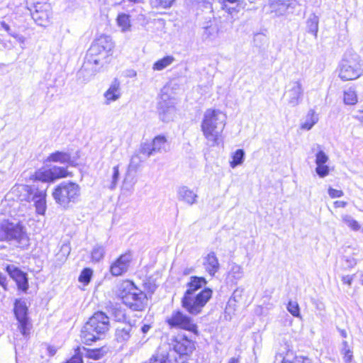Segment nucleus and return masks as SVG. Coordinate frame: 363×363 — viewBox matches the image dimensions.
I'll use <instances>...</instances> for the list:
<instances>
[{
  "label": "nucleus",
  "instance_id": "f257e3e1",
  "mask_svg": "<svg viewBox=\"0 0 363 363\" xmlns=\"http://www.w3.org/2000/svg\"><path fill=\"white\" fill-rule=\"evenodd\" d=\"M114 48L113 42L108 35H101L91 44L86 52L84 64L79 73L87 72L90 77L99 72L105 60L112 55Z\"/></svg>",
  "mask_w": 363,
  "mask_h": 363
},
{
  "label": "nucleus",
  "instance_id": "f03ea898",
  "mask_svg": "<svg viewBox=\"0 0 363 363\" xmlns=\"http://www.w3.org/2000/svg\"><path fill=\"white\" fill-rule=\"evenodd\" d=\"M226 123V116L220 110L207 109L201 121V130L211 146L218 145Z\"/></svg>",
  "mask_w": 363,
  "mask_h": 363
},
{
  "label": "nucleus",
  "instance_id": "7ed1b4c3",
  "mask_svg": "<svg viewBox=\"0 0 363 363\" xmlns=\"http://www.w3.org/2000/svg\"><path fill=\"white\" fill-rule=\"evenodd\" d=\"M110 328L108 316L101 311H98L89 318L81 330V340L86 345L101 340Z\"/></svg>",
  "mask_w": 363,
  "mask_h": 363
},
{
  "label": "nucleus",
  "instance_id": "20e7f679",
  "mask_svg": "<svg viewBox=\"0 0 363 363\" xmlns=\"http://www.w3.org/2000/svg\"><path fill=\"white\" fill-rule=\"evenodd\" d=\"M118 296L123 303L133 311H142L147 303L146 294L135 288L133 284L129 281H123L119 286Z\"/></svg>",
  "mask_w": 363,
  "mask_h": 363
},
{
  "label": "nucleus",
  "instance_id": "39448f33",
  "mask_svg": "<svg viewBox=\"0 0 363 363\" xmlns=\"http://www.w3.org/2000/svg\"><path fill=\"white\" fill-rule=\"evenodd\" d=\"M0 240L24 247L28 244L29 238L23 224L4 221L0 225Z\"/></svg>",
  "mask_w": 363,
  "mask_h": 363
},
{
  "label": "nucleus",
  "instance_id": "423d86ee",
  "mask_svg": "<svg viewBox=\"0 0 363 363\" xmlns=\"http://www.w3.org/2000/svg\"><path fill=\"white\" fill-rule=\"evenodd\" d=\"M213 291L209 288H205L199 293L185 291L182 298V306L191 315L199 314L203 308L212 296Z\"/></svg>",
  "mask_w": 363,
  "mask_h": 363
},
{
  "label": "nucleus",
  "instance_id": "0eeeda50",
  "mask_svg": "<svg viewBox=\"0 0 363 363\" xmlns=\"http://www.w3.org/2000/svg\"><path fill=\"white\" fill-rule=\"evenodd\" d=\"M80 196V186L74 182H62L57 186L53 192L52 197L55 202L62 207H69L70 203H75Z\"/></svg>",
  "mask_w": 363,
  "mask_h": 363
},
{
  "label": "nucleus",
  "instance_id": "6e6552de",
  "mask_svg": "<svg viewBox=\"0 0 363 363\" xmlns=\"http://www.w3.org/2000/svg\"><path fill=\"white\" fill-rule=\"evenodd\" d=\"M166 323L171 328H177L198 333L197 325L193 319L180 311H174L166 318Z\"/></svg>",
  "mask_w": 363,
  "mask_h": 363
},
{
  "label": "nucleus",
  "instance_id": "1a4fd4ad",
  "mask_svg": "<svg viewBox=\"0 0 363 363\" xmlns=\"http://www.w3.org/2000/svg\"><path fill=\"white\" fill-rule=\"evenodd\" d=\"M174 104L175 99L169 96L168 89L163 88L157 103V111L162 121L169 122L173 119L175 113Z\"/></svg>",
  "mask_w": 363,
  "mask_h": 363
},
{
  "label": "nucleus",
  "instance_id": "9d476101",
  "mask_svg": "<svg viewBox=\"0 0 363 363\" xmlns=\"http://www.w3.org/2000/svg\"><path fill=\"white\" fill-rule=\"evenodd\" d=\"M21 187L28 193V201L33 202L36 213L44 215L47 209L46 189H39L35 185L22 186Z\"/></svg>",
  "mask_w": 363,
  "mask_h": 363
},
{
  "label": "nucleus",
  "instance_id": "9b49d317",
  "mask_svg": "<svg viewBox=\"0 0 363 363\" xmlns=\"http://www.w3.org/2000/svg\"><path fill=\"white\" fill-rule=\"evenodd\" d=\"M138 328L130 321L118 323L115 329L114 340L119 344L125 345L128 341L135 340Z\"/></svg>",
  "mask_w": 363,
  "mask_h": 363
},
{
  "label": "nucleus",
  "instance_id": "f8f14e48",
  "mask_svg": "<svg viewBox=\"0 0 363 363\" xmlns=\"http://www.w3.org/2000/svg\"><path fill=\"white\" fill-rule=\"evenodd\" d=\"M68 175L66 168L63 167L53 166L50 169H40L35 172L34 178L36 181L43 182H51L59 178H63Z\"/></svg>",
  "mask_w": 363,
  "mask_h": 363
},
{
  "label": "nucleus",
  "instance_id": "ddd939ff",
  "mask_svg": "<svg viewBox=\"0 0 363 363\" xmlns=\"http://www.w3.org/2000/svg\"><path fill=\"white\" fill-rule=\"evenodd\" d=\"M28 308L25 301L16 300L14 303V313L18 321V329L23 336H27L30 331V323L28 318Z\"/></svg>",
  "mask_w": 363,
  "mask_h": 363
},
{
  "label": "nucleus",
  "instance_id": "4468645a",
  "mask_svg": "<svg viewBox=\"0 0 363 363\" xmlns=\"http://www.w3.org/2000/svg\"><path fill=\"white\" fill-rule=\"evenodd\" d=\"M363 69L359 63L354 60H343L340 65V77L344 80H353L362 75Z\"/></svg>",
  "mask_w": 363,
  "mask_h": 363
},
{
  "label": "nucleus",
  "instance_id": "2eb2a0df",
  "mask_svg": "<svg viewBox=\"0 0 363 363\" xmlns=\"http://www.w3.org/2000/svg\"><path fill=\"white\" fill-rule=\"evenodd\" d=\"M303 89L300 81H291L286 86L285 96L291 107L298 106L302 101Z\"/></svg>",
  "mask_w": 363,
  "mask_h": 363
},
{
  "label": "nucleus",
  "instance_id": "dca6fc26",
  "mask_svg": "<svg viewBox=\"0 0 363 363\" xmlns=\"http://www.w3.org/2000/svg\"><path fill=\"white\" fill-rule=\"evenodd\" d=\"M6 271L16 283L18 289L24 292L28 289V279L27 274L21 271L13 264H8Z\"/></svg>",
  "mask_w": 363,
  "mask_h": 363
},
{
  "label": "nucleus",
  "instance_id": "f3484780",
  "mask_svg": "<svg viewBox=\"0 0 363 363\" xmlns=\"http://www.w3.org/2000/svg\"><path fill=\"white\" fill-rule=\"evenodd\" d=\"M132 256L130 253L121 255L110 267V272L113 276H121L125 273L130 266Z\"/></svg>",
  "mask_w": 363,
  "mask_h": 363
},
{
  "label": "nucleus",
  "instance_id": "a211bd4d",
  "mask_svg": "<svg viewBox=\"0 0 363 363\" xmlns=\"http://www.w3.org/2000/svg\"><path fill=\"white\" fill-rule=\"evenodd\" d=\"M174 349L180 355H189L194 350V342L186 336L178 337Z\"/></svg>",
  "mask_w": 363,
  "mask_h": 363
},
{
  "label": "nucleus",
  "instance_id": "6ab92c4d",
  "mask_svg": "<svg viewBox=\"0 0 363 363\" xmlns=\"http://www.w3.org/2000/svg\"><path fill=\"white\" fill-rule=\"evenodd\" d=\"M203 264L205 270L211 277H213L220 269L218 259L213 252H211L203 258Z\"/></svg>",
  "mask_w": 363,
  "mask_h": 363
},
{
  "label": "nucleus",
  "instance_id": "aec40b11",
  "mask_svg": "<svg viewBox=\"0 0 363 363\" xmlns=\"http://www.w3.org/2000/svg\"><path fill=\"white\" fill-rule=\"evenodd\" d=\"M104 96L106 99V104H109L112 101H116L121 97V84L117 79H114L109 88L105 91Z\"/></svg>",
  "mask_w": 363,
  "mask_h": 363
},
{
  "label": "nucleus",
  "instance_id": "412c9836",
  "mask_svg": "<svg viewBox=\"0 0 363 363\" xmlns=\"http://www.w3.org/2000/svg\"><path fill=\"white\" fill-rule=\"evenodd\" d=\"M244 276L242 267L235 262L229 264L227 279L232 284H236Z\"/></svg>",
  "mask_w": 363,
  "mask_h": 363
},
{
  "label": "nucleus",
  "instance_id": "4be33fe9",
  "mask_svg": "<svg viewBox=\"0 0 363 363\" xmlns=\"http://www.w3.org/2000/svg\"><path fill=\"white\" fill-rule=\"evenodd\" d=\"M198 195L187 186H181L178 189V199L186 203L189 205H193L197 201Z\"/></svg>",
  "mask_w": 363,
  "mask_h": 363
},
{
  "label": "nucleus",
  "instance_id": "5701e85b",
  "mask_svg": "<svg viewBox=\"0 0 363 363\" xmlns=\"http://www.w3.org/2000/svg\"><path fill=\"white\" fill-rule=\"evenodd\" d=\"M47 160L52 162H60L61 164H67L71 166H74V162L72 160L69 153L62 151H56L51 153Z\"/></svg>",
  "mask_w": 363,
  "mask_h": 363
},
{
  "label": "nucleus",
  "instance_id": "b1692460",
  "mask_svg": "<svg viewBox=\"0 0 363 363\" xmlns=\"http://www.w3.org/2000/svg\"><path fill=\"white\" fill-rule=\"evenodd\" d=\"M169 347H160L145 363H169Z\"/></svg>",
  "mask_w": 363,
  "mask_h": 363
},
{
  "label": "nucleus",
  "instance_id": "393cba45",
  "mask_svg": "<svg viewBox=\"0 0 363 363\" xmlns=\"http://www.w3.org/2000/svg\"><path fill=\"white\" fill-rule=\"evenodd\" d=\"M207 281L204 277L192 276L189 281L186 284L187 289L186 291L190 293H199V290L206 286Z\"/></svg>",
  "mask_w": 363,
  "mask_h": 363
},
{
  "label": "nucleus",
  "instance_id": "a878e982",
  "mask_svg": "<svg viewBox=\"0 0 363 363\" xmlns=\"http://www.w3.org/2000/svg\"><path fill=\"white\" fill-rule=\"evenodd\" d=\"M318 121V116L315 113V111L313 109H310L303 121L301 123V128L306 130H311L313 126L316 124Z\"/></svg>",
  "mask_w": 363,
  "mask_h": 363
},
{
  "label": "nucleus",
  "instance_id": "bb28decb",
  "mask_svg": "<svg viewBox=\"0 0 363 363\" xmlns=\"http://www.w3.org/2000/svg\"><path fill=\"white\" fill-rule=\"evenodd\" d=\"M223 4V9L232 13L234 11H239L243 8V0H220Z\"/></svg>",
  "mask_w": 363,
  "mask_h": 363
},
{
  "label": "nucleus",
  "instance_id": "cd10ccee",
  "mask_svg": "<svg viewBox=\"0 0 363 363\" xmlns=\"http://www.w3.org/2000/svg\"><path fill=\"white\" fill-rule=\"evenodd\" d=\"M290 0H269V4L272 11L283 14L289 6Z\"/></svg>",
  "mask_w": 363,
  "mask_h": 363
},
{
  "label": "nucleus",
  "instance_id": "c85d7f7f",
  "mask_svg": "<svg viewBox=\"0 0 363 363\" xmlns=\"http://www.w3.org/2000/svg\"><path fill=\"white\" fill-rule=\"evenodd\" d=\"M153 151L155 153L167 151V139L164 136L157 135L152 141Z\"/></svg>",
  "mask_w": 363,
  "mask_h": 363
},
{
  "label": "nucleus",
  "instance_id": "c756f323",
  "mask_svg": "<svg viewBox=\"0 0 363 363\" xmlns=\"http://www.w3.org/2000/svg\"><path fill=\"white\" fill-rule=\"evenodd\" d=\"M32 18L34 21L40 26H46L49 23V15L45 11H40L36 10L32 13Z\"/></svg>",
  "mask_w": 363,
  "mask_h": 363
},
{
  "label": "nucleus",
  "instance_id": "7c9ffc66",
  "mask_svg": "<svg viewBox=\"0 0 363 363\" xmlns=\"http://www.w3.org/2000/svg\"><path fill=\"white\" fill-rule=\"evenodd\" d=\"M245 152L242 149H238L232 155V161L230 162V166L235 168L237 166L241 165L245 160Z\"/></svg>",
  "mask_w": 363,
  "mask_h": 363
},
{
  "label": "nucleus",
  "instance_id": "2f4dec72",
  "mask_svg": "<svg viewBox=\"0 0 363 363\" xmlns=\"http://www.w3.org/2000/svg\"><path fill=\"white\" fill-rule=\"evenodd\" d=\"M307 30L308 33L314 35L315 37H317V33L318 30V18L315 15H311L306 22Z\"/></svg>",
  "mask_w": 363,
  "mask_h": 363
},
{
  "label": "nucleus",
  "instance_id": "473e14b6",
  "mask_svg": "<svg viewBox=\"0 0 363 363\" xmlns=\"http://www.w3.org/2000/svg\"><path fill=\"white\" fill-rule=\"evenodd\" d=\"M174 61V58L172 56H166L157 62L153 65L152 69L154 70H162L169 65H170Z\"/></svg>",
  "mask_w": 363,
  "mask_h": 363
},
{
  "label": "nucleus",
  "instance_id": "72a5a7b5",
  "mask_svg": "<svg viewBox=\"0 0 363 363\" xmlns=\"http://www.w3.org/2000/svg\"><path fill=\"white\" fill-rule=\"evenodd\" d=\"M117 23L121 28L123 32L128 30L130 28V16L125 13H120L117 17Z\"/></svg>",
  "mask_w": 363,
  "mask_h": 363
},
{
  "label": "nucleus",
  "instance_id": "f704fd0d",
  "mask_svg": "<svg viewBox=\"0 0 363 363\" xmlns=\"http://www.w3.org/2000/svg\"><path fill=\"white\" fill-rule=\"evenodd\" d=\"M108 348L106 347H101L94 350H89L86 352V356L93 359H99L102 358L107 352Z\"/></svg>",
  "mask_w": 363,
  "mask_h": 363
},
{
  "label": "nucleus",
  "instance_id": "c9c22d12",
  "mask_svg": "<svg viewBox=\"0 0 363 363\" xmlns=\"http://www.w3.org/2000/svg\"><path fill=\"white\" fill-rule=\"evenodd\" d=\"M342 221L352 230L357 231L360 229V225L351 216L344 214L341 216Z\"/></svg>",
  "mask_w": 363,
  "mask_h": 363
},
{
  "label": "nucleus",
  "instance_id": "e433bc0d",
  "mask_svg": "<svg viewBox=\"0 0 363 363\" xmlns=\"http://www.w3.org/2000/svg\"><path fill=\"white\" fill-rule=\"evenodd\" d=\"M344 102L348 105H354L357 102V94L352 88L344 91Z\"/></svg>",
  "mask_w": 363,
  "mask_h": 363
},
{
  "label": "nucleus",
  "instance_id": "4c0bfd02",
  "mask_svg": "<svg viewBox=\"0 0 363 363\" xmlns=\"http://www.w3.org/2000/svg\"><path fill=\"white\" fill-rule=\"evenodd\" d=\"M104 247L102 245H96L91 251V259L94 262H98L104 258Z\"/></svg>",
  "mask_w": 363,
  "mask_h": 363
},
{
  "label": "nucleus",
  "instance_id": "58836bf2",
  "mask_svg": "<svg viewBox=\"0 0 363 363\" xmlns=\"http://www.w3.org/2000/svg\"><path fill=\"white\" fill-rule=\"evenodd\" d=\"M92 274L93 271L90 268H85L82 271L78 280L84 285H87L91 281Z\"/></svg>",
  "mask_w": 363,
  "mask_h": 363
},
{
  "label": "nucleus",
  "instance_id": "ea45409f",
  "mask_svg": "<svg viewBox=\"0 0 363 363\" xmlns=\"http://www.w3.org/2000/svg\"><path fill=\"white\" fill-rule=\"evenodd\" d=\"M254 43L256 47L264 48L268 43V38L263 33H256L254 35Z\"/></svg>",
  "mask_w": 363,
  "mask_h": 363
},
{
  "label": "nucleus",
  "instance_id": "a19ab883",
  "mask_svg": "<svg viewBox=\"0 0 363 363\" xmlns=\"http://www.w3.org/2000/svg\"><path fill=\"white\" fill-rule=\"evenodd\" d=\"M152 147L153 146L152 143H143L140 145V152L143 155H146L147 157H150L155 154V151H153Z\"/></svg>",
  "mask_w": 363,
  "mask_h": 363
},
{
  "label": "nucleus",
  "instance_id": "79ce46f5",
  "mask_svg": "<svg viewBox=\"0 0 363 363\" xmlns=\"http://www.w3.org/2000/svg\"><path fill=\"white\" fill-rule=\"evenodd\" d=\"M111 314L115 318V320L119 322V323L125 322V314L122 309L118 308H113Z\"/></svg>",
  "mask_w": 363,
  "mask_h": 363
},
{
  "label": "nucleus",
  "instance_id": "37998d69",
  "mask_svg": "<svg viewBox=\"0 0 363 363\" xmlns=\"http://www.w3.org/2000/svg\"><path fill=\"white\" fill-rule=\"evenodd\" d=\"M287 310L294 317L300 316V309L297 302L290 301L287 305Z\"/></svg>",
  "mask_w": 363,
  "mask_h": 363
},
{
  "label": "nucleus",
  "instance_id": "c03bdc74",
  "mask_svg": "<svg viewBox=\"0 0 363 363\" xmlns=\"http://www.w3.org/2000/svg\"><path fill=\"white\" fill-rule=\"evenodd\" d=\"M119 179V169L118 166H114L113 167V174L111 177V182L108 188L111 190L115 189Z\"/></svg>",
  "mask_w": 363,
  "mask_h": 363
},
{
  "label": "nucleus",
  "instance_id": "a18cd8bd",
  "mask_svg": "<svg viewBox=\"0 0 363 363\" xmlns=\"http://www.w3.org/2000/svg\"><path fill=\"white\" fill-rule=\"evenodd\" d=\"M329 158L328 155L323 151H318L315 155V164L317 166L325 164Z\"/></svg>",
  "mask_w": 363,
  "mask_h": 363
},
{
  "label": "nucleus",
  "instance_id": "49530a36",
  "mask_svg": "<svg viewBox=\"0 0 363 363\" xmlns=\"http://www.w3.org/2000/svg\"><path fill=\"white\" fill-rule=\"evenodd\" d=\"M80 350L81 349L78 347L75 350V354L66 363H83L82 354Z\"/></svg>",
  "mask_w": 363,
  "mask_h": 363
},
{
  "label": "nucleus",
  "instance_id": "de8ad7c7",
  "mask_svg": "<svg viewBox=\"0 0 363 363\" xmlns=\"http://www.w3.org/2000/svg\"><path fill=\"white\" fill-rule=\"evenodd\" d=\"M315 172L320 177H325L329 174V167L326 164L317 166Z\"/></svg>",
  "mask_w": 363,
  "mask_h": 363
},
{
  "label": "nucleus",
  "instance_id": "09e8293b",
  "mask_svg": "<svg viewBox=\"0 0 363 363\" xmlns=\"http://www.w3.org/2000/svg\"><path fill=\"white\" fill-rule=\"evenodd\" d=\"M175 0H156V6L162 9H167L172 6Z\"/></svg>",
  "mask_w": 363,
  "mask_h": 363
},
{
  "label": "nucleus",
  "instance_id": "8fccbe9b",
  "mask_svg": "<svg viewBox=\"0 0 363 363\" xmlns=\"http://www.w3.org/2000/svg\"><path fill=\"white\" fill-rule=\"evenodd\" d=\"M328 194L331 198H339L343 196V191L330 187L328 189Z\"/></svg>",
  "mask_w": 363,
  "mask_h": 363
},
{
  "label": "nucleus",
  "instance_id": "3c124183",
  "mask_svg": "<svg viewBox=\"0 0 363 363\" xmlns=\"http://www.w3.org/2000/svg\"><path fill=\"white\" fill-rule=\"evenodd\" d=\"M151 328V325H148V324H144L141 328L140 329H138V333H142L144 336L142 338L141 340H140L139 342H141V344L143 345L144 342H146V340H144V337H145V335L147 334L149 330H150Z\"/></svg>",
  "mask_w": 363,
  "mask_h": 363
},
{
  "label": "nucleus",
  "instance_id": "603ef678",
  "mask_svg": "<svg viewBox=\"0 0 363 363\" xmlns=\"http://www.w3.org/2000/svg\"><path fill=\"white\" fill-rule=\"evenodd\" d=\"M292 363H312V361L306 357L296 356L294 358Z\"/></svg>",
  "mask_w": 363,
  "mask_h": 363
},
{
  "label": "nucleus",
  "instance_id": "864d4df0",
  "mask_svg": "<svg viewBox=\"0 0 363 363\" xmlns=\"http://www.w3.org/2000/svg\"><path fill=\"white\" fill-rule=\"evenodd\" d=\"M342 353L344 354V360L346 363H350L352 359V352L350 349H345L342 350Z\"/></svg>",
  "mask_w": 363,
  "mask_h": 363
},
{
  "label": "nucleus",
  "instance_id": "5fc2aeb1",
  "mask_svg": "<svg viewBox=\"0 0 363 363\" xmlns=\"http://www.w3.org/2000/svg\"><path fill=\"white\" fill-rule=\"evenodd\" d=\"M354 274L343 276L342 277V281L345 284H347L348 286H351L352 282V281L354 279Z\"/></svg>",
  "mask_w": 363,
  "mask_h": 363
},
{
  "label": "nucleus",
  "instance_id": "6e6d98bb",
  "mask_svg": "<svg viewBox=\"0 0 363 363\" xmlns=\"http://www.w3.org/2000/svg\"><path fill=\"white\" fill-rule=\"evenodd\" d=\"M9 35L16 38L20 43H24L26 38L23 35L16 33H9Z\"/></svg>",
  "mask_w": 363,
  "mask_h": 363
},
{
  "label": "nucleus",
  "instance_id": "4d7b16f0",
  "mask_svg": "<svg viewBox=\"0 0 363 363\" xmlns=\"http://www.w3.org/2000/svg\"><path fill=\"white\" fill-rule=\"evenodd\" d=\"M0 285L4 290H7L6 277L1 272H0Z\"/></svg>",
  "mask_w": 363,
  "mask_h": 363
},
{
  "label": "nucleus",
  "instance_id": "13d9d810",
  "mask_svg": "<svg viewBox=\"0 0 363 363\" xmlns=\"http://www.w3.org/2000/svg\"><path fill=\"white\" fill-rule=\"evenodd\" d=\"M347 204V203L343 201H336L334 202V206L335 208H345Z\"/></svg>",
  "mask_w": 363,
  "mask_h": 363
},
{
  "label": "nucleus",
  "instance_id": "bf43d9fd",
  "mask_svg": "<svg viewBox=\"0 0 363 363\" xmlns=\"http://www.w3.org/2000/svg\"><path fill=\"white\" fill-rule=\"evenodd\" d=\"M1 26L2 28H4L6 32H8V33L9 34V33H12L11 31V29H10V26L6 23L4 21H1Z\"/></svg>",
  "mask_w": 363,
  "mask_h": 363
},
{
  "label": "nucleus",
  "instance_id": "052dcab7",
  "mask_svg": "<svg viewBox=\"0 0 363 363\" xmlns=\"http://www.w3.org/2000/svg\"><path fill=\"white\" fill-rule=\"evenodd\" d=\"M193 272H194V269L192 267H191V268L186 267V268H185L184 269L183 274L184 275H188V274H191Z\"/></svg>",
  "mask_w": 363,
  "mask_h": 363
},
{
  "label": "nucleus",
  "instance_id": "680f3d73",
  "mask_svg": "<svg viewBox=\"0 0 363 363\" xmlns=\"http://www.w3.org/2000/svg\"><path fill=\"white\" fill-rule=\"evenodd\" d=\"M359 112L362 113V115L360 116H354L356 119L359 120L361 122H363V109L359 110Z\"/></svg>",
  "mask_w": 363,
  "mask_h": 363
},
{
  "label": "nucleus",
  "instance_id": "e2e57ef3",
  "mask_svg": "<svg viewBox=\"0 0 363 363\" xmlns=\"http://www.w3.org/2000/svg\"><path fill=\"white\" fill-rule=\"evenodd\" d=\"M228 363H239V359L235 357H232L230 359Z\"/></svg>",
  "mask_w": 363,
  "mask_h": 363
},
{
  "label": "nucleus",
  "instance_id": "0e129e2a",
  "mask_svg": "<svg viewBox=\"0 0 363 363\" xmlns=\"http://www.w3.org/2000/svg\"><path fill=\"white\" fill-rule=\"evenodd\" d=\"M238 293H240V291H239L238 289L234 291V292H233V296H232V297H231V298H230V301H231L233 298L235 301H236V300H235V298H236V296H237V294H238Z\"/></svg>",
  "mask_w": 363,
  "mask_h": 363
},
{
  "label": "nucleus",
  "instance_id": "69168bd1",
  "mask_svg": "<svg viewBox=\"0 0 363 363\" xmlns=\"http://www.w3.org/2000/svg\"><path fill=\"white\" fill-rule=\"evenodd\" d=\"M340 335L342 337H347V332L345 330H340Z\"/></svg>",
  "mask_w": 363,
  "mask_h": 363
},
{
  "label": "nucleus",
  "instance_id": "338daca9",
  "mask_svg": "<svg viewBox=\"0 0 363 363\" xmlns=\"http://www.w3.org/2000/svg\"><path fill=\"white\" fill-rule=\"evenodd\" d=\"M342 345L344 346L342 350H345V349H348L347 348V347H348L347 342L346 341H343Z\"/></svg>",
  "mask_w": 363,
  "mask_h": 363
},
{
  "label": "nucleus",
  "instance_id": "774afa93",
  "mask_svg": "<svg viewBox=\"0 0 363 363\" xmlns=\"http://www.w3.org/2000/svg\"><path fill=\"white\" fill-rule=\"evenodd\" d=\"M281 363H292V362H291V361L286 359V358H284Z\"/></svg>",
  "mask_w": 363,
  "mask_h": 363
}]
</instances>
